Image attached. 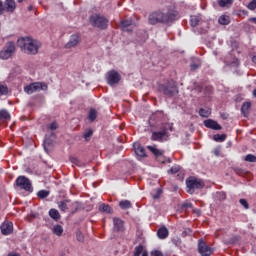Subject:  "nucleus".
Listing matches in <instances>:
<instances>
[{
	"label": "nucleus",
	"instance_id": "obj_41",
	"mask_svg": "<svg viewBox=\"0 0 256 256\" xmlns=\"http://www.w3.org/2000/svg\"><path fill=\"white\" fill-rule=\"evenodd\" d=\"M76 239L77 241H79L80 243H83L85 241V237L83 236V233L81 232H77L76 233Z\"/></svg>",
	"mask_w": 256,
	"mask_h": 256
},
{
	"label": "nucleus",
	"instance_id": "obj_60",
	"mask_svg": "<svg viewBox=\"0 0 256 256\" xmlns=\"http://www.w3.org/2000/svg\"><path fill=\"white\" fill-rule=\"evenodd\" d=\"M252 62L256 64V55L252 57Z\"/></svg>",
	"mask_w": 256,
	"mask_h": 256
},
{
	"label": "nucleus",
	"instance_id": "obj_20",
	"mask_svg": "<svg viewBox=\"0 0 256 256\" xmlns=\"http://www.w3.org/2000/svg\"><path fill=\"white\" fill-rule=\"evenodd\" d=\"M134 151L138 157H145V148L139 143H134Z\"/></svg>",
	"mask_w": 256,
	"mask_h": 256
},
{
	"label": "nucleus",
	"instance_id": "obj_6",
	"mask_svg": "<svg viewBox=\"0 0 256 256\" xmlns=\"http://www.w3.org/2000/svg\"><path fill=\"white\" fill-rule=\"evenodd\" d=\"M15 43L14 42H8L4 46V48L0 51V59H10V57H13L15 55Z\"/></svg>",
	"mask_w": 256,
	"mask_h": 256
},
{
	"label": "nucleus",
	"instance_id": "obj_12",
	"mask_svg": "<svg viewBox=\"0 0 256 256\" xmlns=\"http://www.w3.org/2000/svg\"><path fill=\"white\" fill-rule=\"evenodd\" d=\"M113 225V230L116 233H123V231H125V221L121 218H113Z\"/></svg>",
	"mask_w": 256,
	"mask_h": 256
},
{
	"label": "nucleus",
	"instance_id": "obj_50",
	"mask_svg": "<svg viewBox=\"0 0 256 256\" xmlns=\"http://www.w3.org/2000/svg\"><path fill=\"white\" fill-rule=\"evenodd\" d=\"M71 163H74L75 165H79V159L76 157L70 158Z\"/></svg>",
	"mask_w": 256,
	"mask_h": 256
},
{
	"label": "nucleus",
	"instance_id": "obj_52",
	"mask_svg": "<svg viewBox=\"0 0 256 256\" xmlns=\"http://www.w3.org/2000/svg\"><path fill=\"white\" fill-rule=\"evenodd\" d=\"M4 11H5V6H3V2L0 1V15H3Z\"/></svg>",
	"mask_w": 256,
	"mask_h": 256
},
{
	"label": "nucleus",
	"instance_id": "obj_13",
	"mask_svg": "<svg viewBox=\"0 0 256 256\" xmlns=\"http://www.w3.org/2000/svg\"><path fill=\"white\" fill-rule=\"evenodd\" d=\"M168 175H177L179 181H183L185 174L181 171V166L174 165L168 170Z\"/></svg>",
	"mask_w": 256,
	"mask_h": 256
},
{
	"label": "nucleus",
	"instance_id": "obj_15",
	"mask_svg": "<svg viewBox=\"0 0 256 256\" xmlns=\"http://www.w3.org/2000/svg\"><path fill=\"white\" fill-rule=\"evenodd\" d=\"M2 235H11L13 233V222H3L0 226Z\"/></svg>",
	"mask_w": 256,
	"mask_h": 256
},
{
	"label": "nucleus",
	"instance_id": "obj_5",
	"mask_svg": "<svg viewBox=\"0 0 256 256\" xmlns=\"http://www.w3.org/2000/svg\"><path fill=\"white\" fill-rule=\"evenodd\" d=\"M14 187L27 191L28 193H33V184L31 180L25 176H19L14 183Z\"/></svg>",
	"mask_w": 256,
	"mask_h": 256
},
{
	"label": "nucleus",
	"instance_id": "obj_28",
	"mask_svg": "<svg viewBox=\"0 0 256 256\" xmlns=\"http://www.w3.org/2000/svg\"><path fill=\"white\" fill-rule=\"evenodd\" d=\"M200 117H204L205 119L211 117V109L209 108H200L199 110Z\"/></svg>",
	"mask_w": 256,
	"mask_h": 256
},
{
	"label": "nucleus",
	"instance_id": "obj_54",
	"mask_svg": "<svg viewBox=\"0 0 256 256\" xmlns=\"http://www.w3.org/2000/svg\"><path fill=\"white\" fill-rule=\"evenodd\" d=\"M161 193H163V192L161 191V189H158V190H157V195H154V199H159V195H161Z\"/></svg>",
	"mask_w": 256,
	"mask_h": 256
},
{
	"label": "nucleus",
	"instance_id": "obj_30",
	"mask_svg": "<svg viewBox=\"0 0 256 256\" xmlns=\"http://www.w3.org/2000/svg\"><path fill=\"white\" fill-rule=\"evenodd\" d=\"M52 232L54 235H57V237H61L63 235V226L57 224L53 227Z\"/></svg>",
	"mask_w": 256,
	"mask_h": 256
},
{
	"label": "nucleus",
	"instance_id": "obj_7",
	"mask_svg": "<svg viewBox=\"0 0 256 256\" xmlns=\"http://www.w3.org/2000/svg\"><path fill=\"white\" fill-rule=\"evenodd\" d=\"M47 89H48L47 84L43 82H34L24 87V91L25 93H27V95H32V93H35L36 91H39V90L47 91Z\"/></svg>",
	"mask_w": 256,
	"mask_h": 256
},
{
	"label": "nucleus",
	"instance_id": "obj_53",
	"mask_svg": "<svg viewBox=\"0 0 256 256\" xmlns=\"http://www.w3.org/2000/svg\"><path fill=\"white\" fill-rule=\"evenodd\" d=\"M219 195L222 200L227 199V195L225 194V192H220Z\"/></svg>",
	"mask_w": 256,
	"mask_h": 256
},
{
	"label": "nucleus",
	"instance_id": "obj_57",
	"mask_svg": "<svg viewBox=\"0 0 256 256\" xmlns=\"http://www.w3.org/2000/svg\"><path fill=\"white\" fill-rule=\"evenodd\" d=\"M7 256H21L19 253H9Z\"/></svg>",
	"mask_w": 256,
	"mask_h": 256
},
{
	"label": "nucleus",
	"instance_id": "obj_37",
	"mask_svg": "<svg viewBox=\"0 0 256 256\" xmlns=\"http://www.w3.org/2000/svg\"><path fill=\"white\" fill-rule=\"evenodd\" d=\"M247 163H256V156L253 154H247L244 158Z\"/></svg>",
	"mask_w": 256,
	"mask_h": 256
},
{
	"label": "nucleus",
	"instance_id": "obj_21",
	"mask_svg": "<svg viewBox=\"0 0 256 256\" xmlns=\"http://www.w3.org/2000/svg\"><path fill=\"white\" fill-rule=\"evenodd\" d=\"M0 121H11V114L7 109L0 110Z\"/></svg>",
	"mask_w": 256,
	"mask_h": 256
},
{
	"label": "nucleus",
	"instance_id": "obj_19",
	"mask_svg": "<svg viewBox=\"0 0 256 256\" xmlns=\"http://www.w3.org/2000/svg\"><path fill=\"white\" fill-rule=\"evenodd\" d=\"M158 239H167L169 237V229L167 227L162 226L157 231Z\"/></svg>",
	"mask_w": 256,
	"mask_h": 256
},
{
	"label": "nucleus",
	"instance_id": "obj_55",
	"mask_svg": "<svg viewBox=\"0 0 256 256\" xmlns=\"http://www.w3.org/2000/svg\"><path fill=\"white\" fill-rule=\"evenodd\" d=\"M187 233H191V229H186L183 233H182V235H187Z\"/></svg>",
	"mask_w": 256,
	"mask_h": 256
},
{
	"label": "nucleus",
	"instance_id": "obj_63",
	"mask_svg": "<svg viewBox=\"0 0 256 256\" xmlns=\"http://www.w3.org/2000/svg\"><path fill=\"white\" fill-rule=\"evenodd\" d=\"M194 213H197L199 215L200 213L199 209L194 210Z\"/></svg>",
	"mask_w": 256,
	"mask_h": 256
},
{
	"label": "nucleus",
	"instance_id": "obj_62",
	"mask_svg": "<svg viewBox=\"0 0 256 256\" xmlns=\"http://www.w3.org/2000/svg\"><path fill=\"white\" fill-rule=\"evenodd\" d=\"M32 9H33V6L30 5V6L28 7V11H31Z\"/></svg>",
	"mask_w": 256,
	"mask_h": 256
},
{
	"label": "nucleus",
	"instance_id": "obj_38",
	"mask_svg": "<svg viewBox=\"0 0 256 256\" xmlns=\"http://www.w3.org/2000/svg\"><path fill=\"white\" fill-rule=\"evenodd\" d=\"M249 109H251V102H245L241 107L243 114H245L246 111H249Z\"/></svg>",
	"mask_w": 256,
	"mask_h": 256
},
{
	"label": "nucleus",
	"instance_id": "obj_64",
	"mask_svg": "<svg viewBox=\"0 0 256 256\" xmlns=\"http://www.w3.org/2000/svg\"><path fill=\"white\" fill-rule=\"evenodd\" d=\"M253 95H254V97H256V88L253 91Z\"/></svg>",
	"mask_w": 256,
	"mask_h": 256
},
{
	"label": "nucleus",
	"instance_id": "obj_29",
	"mask_svg": "<svg viewBox=\"0 0 256 256\" xmlns=\"http://www.w3.org/2000/svg\"><path fill=\"white\" fill-rule=\"evenodd\" d=\"M200 22H201V16L194 15L190 17L191 27H197V25H199Z\"/></svg>",
	"mask_w": 256,
	"mask_h": 256
},
{
	"label": "nucleus",
	"instance_id": "obj_27",
	"mask_svg": "<svg viewBox=\"0 0 256 256\" xmlns=\"http://www.w3.org/2000/svg\"><path fill=\"white\" fill-rule=\"evenodd\" d=\"M122 31H129L128 27H131L133 25V20H122L120 22Z\"/></svg>",
	"mask_w": 256,
	"mask_h": 256
},
{
	"label": "nucleus",
	"instance_id": "obj_49",
	"mask_svg": "<svg viewBox=\"0 0 256 256\" xmlns=\"http://www.w3.org/2000/svg\"><path fill=\"white\" fill-rule=\"evenodd\" d=\"M182 207H184L185 209H191V207H193L192 203L186 202L182 205Z\"/></svg>",
	"mask_w": 256,
	"mask_h": 256
},
{
	"label": "nucleus",
	"instance_id": "obj_32",
	"mask_svg": "<svg viewBox=\"0 0 256 256\" xmlns=\"http://www.w3.org/2000/svg\"><path fill=\"white\" fill-rule=\"evenodd\" d=\"M50 195L49 190H40L37 193V197L39 199H47V197Z\"/></svg>",
	"mask_w": 256,
	"mask_h": 256
},
{
	"label": "nucleus",
	"instance_id": "obj_10",
	"mask_svg": "<svg viewBox=\"0 0 256 256\" xmlns=\"http://www.w3.org/2000/svg\"><path fill=\"white\" fill-rule=\"evenodd\" d=\"M169 135L167 134V128H162L161 131H153L151 135V141H158V143H163L167 141Z\"/></svg>",
	"mask_w": 256,
	"mask_h": 256
},
{
	"label": "nucleus",
	"instance_id": "obj_45",
	"mask_svg": "<svg viewBox=\"0 0 256 256\" xmlns=\"http://www.w3.org/2000/svg\"><path fill=\"white\" fill-rule=\"evenodd\" d=\"M173 244L176 246V247H181V240L180 238H175L172 240Z\"/></svg>",
	"mask_w": 256,
	"mask_h": 256
},
{
	"label": "nucleus",
	"instance_id": "obj_24",
	"mask_svg": "<svg viewBox=\"0 0 256 256\" xmlns=\"http://www.w3.org/2000/svg\"><path fill=\"white\" fill-rule=\"evenodd\" d=\"M119 207L120 209L127 210L131 209V207H133V204L129 200H122L119 202Z\"/></svg>",
	"mask_w": 256,
	"mask_h": 256
},
{
	"label": "nucleus",
	"instance_id": "obj_40",
	"mask_svg": "<svg viewBox=\"0 0 256 256\" xmlns=\"http://www.w3.org/2000/svg\"><path fill=\"white\" fill-rule=\"evenodd\" d=\"M240 205H243L244 209H249V202L245 198L239 200Z\"/></svg>",
	"mask_w": 256,
	"mask_h": 256
},
{
	"label": "nucleus",
	"instance_id": "obj_61",
	"mask_svg": "<svg viewBox=\"0 0 256 256\" xmlns=\"http://www.w3.org/2000/svg\"><path fill=\"white\" fill-rule=\"evenodd\" d=\"M214 153L216 156H219V150H215Z\"/></svg>",
	"mask_w": 256,
	"mask_h": 256
},
{
	"label": "nucleus",
	"instance_id": "obj_48",
	"mask_svg": "<svg viewBox=\"0 0 256 256\" xmlns=\"http://www.w3.org/2000/svg\"><path fill=\"white\" fill-rule=\"evenodd\" d=\"M193 91H196V93H202L203 92V86L198 85L195 88H193Z\"/></svg>",
	"mask_w": 256,
	"mask_h": 256
},
{
	"label": "nucleus",
	"instance_id": "obj_43",
	"mask_svg": "<svg viewBox=\"0 0 256 256\" xmlns=\"http://www.w3.org/2000/svg\"><path fill=\"white\" fill-rule=\"evenodd\" d=\"M200 67H201V64H197V63H192L190 65L191 71H197V69H199Z\"/></svg>",
	"mask_w": 256,
	"mask_h": 256
},
{
	"label": "nucleus",
	"instance_id": "obj_33",
	"mask_svg": "<svg viewBox=\"0 0 256 256\" xmlns=\"http://www.w3.org/2000/svg\"><path fill=\"white\" fill-rule=\"evenodd\" d=\"M88 119L91 123L97 119V110L96 109H91L88 114Z\"/></svg>",
	"mask_w": 256,
	"mask_h": 256
},
{
	"label": "nucleus",
	"instance_id": "obj_35",
	"mask_svg": "<svg viewBox=\"0 0 256 256\" xmlns=\"http://www.w3.org/2000/svg\"><path fill=\"white\" fill-rule=\"evenodd\" d=\"M8 94H9V88L7 87V85L0 84V97H3Z\"/></svg>",
	"mask_w": 256,
	"mask_h": 256
},
{
	"label": "nucleus",
	"instance_id": "obj_56",
	"mask_svg": "<svg viewBox=\"0 0 256 256\" xmlns=\"http://www.w3.org/2000/svg\"><path fill=\"white\" fill-rule=\"evenodd\" d=\"M249 21H250L251 23H255V25H256V18H255V17L250 18Z\"/></svg>",
	"mask_w": 256,
	"mask_h": 256
},
{
	"label": "nucleus",
	"instance_id": "obj_9",
	"mask_svg": "<svg viewBox=\"0 0 256 256\" xmlns=\"http://www.w3.org/2000/svg\"><path fill=\"white\" fill-rule=\"evenodd\" d=\"M213 251V248L207 245V242H205L203 239L198 241V253L201 256H211L213 255Z\"/></svg>",
	"mask_w": 256,
	"mask_h": 256
},
{
	"label": "nucleus",
	"instance_id": "obj_46",
	"mask_svg": "<svg viewBox=\"0 0 256 256\" xmlns=\"http://www.w3.org/2000/svg\"><path fill=\"white\" fill-rule=\"evenodd\" d=\"M59 128V125L57 124V122H52L51 124H50V130L51 131H55L56 129H58Z\"/></svg>",
	"mask_w": 256,
	"mask_h": 256
},
{
	"label": "nucleus",
	"instance_id": "obj_36",
	"mask_svg": "<svg viewBox=\"0 0 256 256\" xmlns=\"http://www.w3.org/2000/svg\"><path fill=\"white\" fill-rule=\"evenodd\" d=\"M234 0H218L219 7H228V5H233Z\"/></svg>",
	"mask_w": 256,
	"mask_h": 256
},
{
	"label": "nucleus",
	"instance_id": "obj_18",
	"mask_svg": "<svg viewBox=\"0 0 256 256\" xmlns=\"http://www.w3.org/2000/svg\"><path fill=\"white\" fill-rule=\"evenodd\" d=\"M69 203H71V200H61L57 203L58 205V209L62 212V213H67V211H69Z\"/></svg>",
	"mask_w": 256,
	"mask_h": 256
},
{
	"label": "nucleus",
	"instance_id": "obj_16",
	"mask_svg": "<svg viewBox=\"0 0 256 256\" xmlns=\"http://www.w3.org/2000/svg\"><path fill=\"white\" fill-rule=\"evenodd\" d=\"M204 127L207 129H213L214 131H221L222 127L213 119L204 120Z\"/></svg>",
	"mask_w": 256,
	"mask_h": 256
},
{
	"label": "nucleus",
	"instance_id": "obj_8",
	"mask_svg": "<svg viewBox=\"0 0 256 256\" xmlns=\"http://www.w3.org/2000/svg\"><path fill=\"white\" fill-rule=\"evenodd\" d=\"M159 91L166 95L167 97H175L179 90H177V86L171 84H161L159 85Z\"/></svg>",
	"mask_w": 256,
	"mask_h": 256
},
{
	"label": "nucleus",
	"instance_id": "obj_44",
	"mask_svg": "<svg viewBox=\"0 0 256 256\" xmlns=\"http://www.w3.org/2000/svg\"><path fill=\"white\" fill-rule=\"evenodd\" d=\"M213 94V88L212 87H206L204 90V95H212Z\"/></svg>",
	"mask_w": 256,
	"mask_h": 256
},
{
	"label": "nucleus",
	"instance_id": "obj_14",
	"mask_svg": "<svg viewBox=\"0 0 256 256\" xmlns=\"http://www.w3.org/2000/svg\"><path fill=\"white\" fill-rule=\"evenodd\" d=\"M79 41H81L79 34L71 35L69 41L65 45V49H73V47H77V45H79Z\"/></svg>",
	"mask_w": 256,
	"mask_h": 256
},
{
	"label": "nucleus",
	"instance_id": "obj_4",
	"mask_svg": "<svg viewBox=\"0 0 256 256\" xmlns=\"http://www.w3.org/2000/svg\"><path fill=\"white\" fill-rule=\"evenodd\" d=\"M89 21L93 27H97L102 31L107 29V27H109V19H107L105 16L100 14L92 15Z\"/></svg>",
	"mask_w": 256,
	"mask_h": 256
},
{
	"label": "nucleus",
	"instance_id": "obj_25",
	"mask_svg": "<svg viewBox=\"0 0 256 256\" xmlns=\"http://www.w3.org/2000/svg\"><path fill=\"white\" fill-rule=\"evenodd\" d=\"M99 211L101 213H113V208L109 204L103 203L99 206Z\"/></svg>",
	"mask_w": 256,
	"mask_h": 256
},
{
	"label": "nucleus",
	"instance_id": "obj_3",
	"mask_svg": "<svg viewBox=\"0 0 256 256\" xmlns=\"http://www.w3.org/2000/svg\"><path fill=\"white\" fill-rule=\"evenodd\" d=\"M187 193L193 195L195 191L203 189L205 187V181L194 176H190L186 179Z\"/></svg>",
	"mask_w": 256,
	"mask_h": 256
},
{
	"label": "nucleus",
	"instance_id": "obj_17",
	"mask_svg": "<svg viewBox=\"0 0 256 256\" xmlns=\"http://www.w3.org/2000/svg\"><path fill=\"white\" fill-rule=\"evenodd\" d=\"M17 9V4L15 3V0H6L4 4V11H7V13H13Z\"/></svg>",
	"mask_w": 256,
	"mask_h": 256
},
{
	"label": "nucleus",
	"instance_id": "obj_42",
	"mask_svg": "<svg viewBox=\"0 0 256 256\" xmlns=\"http://www.w3.org/2000/svg\"><path fill=\"white\" fill-rule=\"evenodd\" d=\"M248 9L250 11H255L256 9V0H252L249 4H248Z\"/></svg>",
	"mask_w": 256,
	"mask_h": 256
},
{
	"label": "nucleus",
	"instance_id": "obj_39",
	"mask_svg": "<svg viewBox=\"0 0 256 256\" xmlns=\"http://www.w3.org/2000/svg\"><path fill=\"white\" fill-rule=\"evenodd\" d=\"M83 137L86 141H89V138L93 137V130L89 129L84 132Z\"/></svg>",
	"mask_w": 256,
	"mask_h": 256
},
{
	"label": "nucleus",
	"instance_id": "obj_34",
	"mask_svg": "<svg viewBox=\"0 0 256 256\" xmlns=\"http://www.w3.org/2000/svg\"><path fill=\"white\" fill-rule=\"evenodd\" d=\"M145 253L143 245L136 246L134 249V256H141Z\"/></svg>",
	"mask_w": 256,
	"mask_h": 256
},
{
	"label": "nucleus",
	"instance_id": "obj_22",
	"mask_svg": "<svg viewBox=\"0 0 256 256\" xmlns=\"http://www.w3.org/2000/svg\"><path fill=\"white\" fill-rule=\"evenodd\" d=\"M49 216L51 219H54V221H59L61 219V214L59 213V210L52 208L49 210Z\"/></svg>",
	"mask_w": 256,
	"mask_h": 256
},
{
	"label": "nucleus",
	"instance_id": "obj_11",
	"mask_svg": "<svg viewBox=\"0 0 256 256\" xmlns=\"http://www.w3.org/2000/svg\"><path fill=\"white\" fill-rule=\"evenodd\" d=\"M120 81H121V75H119L117 71L111 70L108 72V76H107L108 85L113 87V85H117V83H119Z\"/></svg>",
	"mask_w": 256,
	"mask_h": 256
},
{
	"label": "nucleus",
	"instance_id": "obj_1",
	"mask_svg": "<svg viewBox=\"0 0 256 256\" xmlns=\"http://www.w3.org/2000/svg\"><path fill=\"white\" fill-rule=\"evenodd\" d=\"M173 21H177V12L165 13L161 10H155L148 15L149 25H169Z\"/></svg>",
	"mask_w": 256,
	"mask_h": 256
},
{
	"label": "nucleus",
	"instance_id": "obj_23",
	"mask_svg": "<svg viewBox=\"0 0 256 256\" xmlns=\"http://www.w3.org/2000/svg\"><path fill=\"white\" fill-rule=\"evenodd\" d=\"M147 149H149V151L153 153L155 157H163V150H159L155 146H147Z\"/></svg>",
	"mask_w": 256,
	"mask_h": 256
},
{
	"label": "nucleus",
	"instance_id": "obj_59",
	"mask_svg": "<svg viewBox=\"0 0 256 256\" xmlns=\"http://www.w3.org/2000/svg\"><path fill=\"white\" fill-rule=\"evenodd\" d=\"M142 256H149V252L144 251L143 254H142Z\"/></svg>",
	"mask_w": 256,
	"mask_h": 256
},
{
	"label": "nucleus",
	"instance_id": "obj_58",
	"mask_svg": "<svg viewBox=\"0 0 256 256\" xmlns=\"http://www.w3.org/2000/svg\"><path fill=\"white\" fill-rule=\"evenodd\" d=\"M234 63H235V65H239V59L235 58Z\"/></svg>",
	"mask_w": 256,
	"mask_h": 256
},
{
	"label": "nucleus",
	"instance_id": "obj_47",
	"mask_svg": "<svg viewBox=\"0 0 256 256\" xmlns=\"http://www.w3.org/2000/svg\"><path fill=\"white\" fill-rule=\"evenodd\" d=\"M152 256H163V252L159 251V250H154L151 252Z\"/></svg>",
	"mask_w": 256,
	"mask_h": 256
},
{
	"label": "nucleus",
	"instance_id": "obj_2",
	"mask_svg": "<svg viewBox=\"0 0 256 256\" xmlns=\"http://www.w3.org/2000/svg\"><path fill=\"white\" fill-rule=\"evenodd\" d=\"M18 47H20L21 51L25 52L27 55H37V53H39V48L41 47V42L31 37H23L18 39Z\"/></svg>",
	"mask_w": 256,
	"mask_h": 256
},
{
	"label": "nucleus",
	"instance_id": "obj_31",
	"mask_svg": "<svg viewBox=\"0 0 256 256\" xmlns=\"http://www.w3.org/2000/svg\"><path fill=\"white\" fill-rule=\"evenodd\" d=\"M213 139L217 143H223V141H225V139H227V135H225V134H215L213 136Z\"/></svg>",
	"mask_w": 256,
	"mask_h": 256
},
{
	"label": "nucleus",
	"instance_id": "obj_26",
	"mask_svg": "<svg viewBox=\"0 0 256 256\" xmlns=\"http://www.w3.org/2000/svg\"><path fill=\"white\" fill-rule=\"evenodd\" d=\"M220 25H229L231 23V18L228 15H221L218 19Z\"/></svg>",
	"mask_w": 256,
	"mask_h": 256
},
{
	"label": "nucleus",
	"instance_id": "obj_51",
	"mask_svg": "<svg viewBox=\"0 0 256 256\" xmlns=\"http://www.w3.org/2000/svg\"><path fill=\"white\" fill-rule=\"evenodd\" d=\"M234 172L236 173V175H243V169L235 168Z\"/></svg>",
	"mask_w": 256,
	"mask_h": 256
}]
</instances>
